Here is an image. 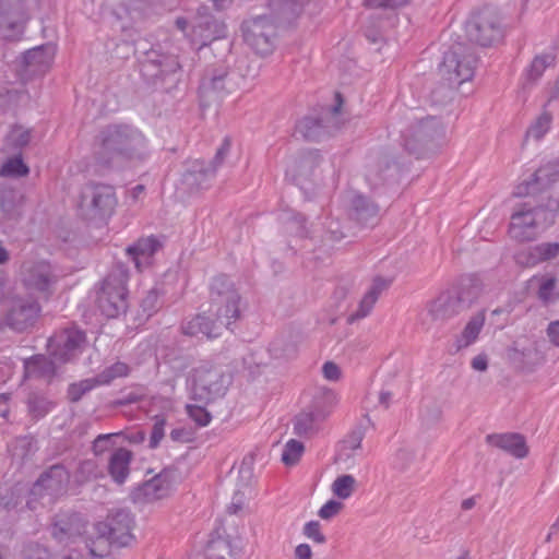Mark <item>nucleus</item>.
Masks as SVG:
<instances>
[{"mask_svg":"<svg viewBox=\"0 0 559 559\" xmlns=\"http://www.w3.org/2000/svg\"><path fill=\"white\" fill-rule=\"evenodd\" d=\"M485 319H486L485 312L480 311V312H477L476 314H474L468 320V322L466 323L462 333L455 340L454 345H455L456 352L461 350L462 348L468 347L469 345H472L476 342L480 331L484 328Z\"/></svg>","mask_w":559,"mask_h":559,"instance_id":"35","label":"nucleus"},{"mask_svg":"<svg viewBox=\"0 0 559 559\" xmlns=\"http://www.w3.org/2000/svg\"><path fill=\"white\" fill-rule=\"evenodd\" d=\"M286 230L289 234L304 237L307 235L305 218L300 214H295L286 221Z\"/></svg>","mask_w":559,"mask_h":559,"instance_id":"57","label":"nucleus"},{"mask_svg":"<svg viewBox=\"0 0 559 559\" xmlns=\"http://www.w3.org/2000/svg\"><path fill=\"white\" fill-rule=\"evenodd\" d=\"M349 215L361 225H374L379 216V206L364 195L355 194L350 199Z\"/></svg>","mask_w":559,"mask_h":559,"instance_id":"28","label":"nucleus"},{"mask_svg":"<svg viewBox=\"0 0 559 559\" xmlns=\"http://www.w3.org/2000/svg\"><path fill=\"white\" fill-rule=\"evenodd\" d=\"M230 146H231L230 140L228 138H225L223 143L221 144V146L217 148L213 160L207 164L210 166V168H214L216 171L217 168L219 166H222V164L224 163L226 156L228 155V153L230 151Z\"/></svg>","mask_w":559,"mask_h":559,"instance_id":"61","label":"nucleus"},{"mask_svg":"<svg viewBox=\"0 0 559 559\" xmlns=\"http://www.w3.org/2000/svg\"><path fill=\"white\" fill-rule=\"evenodd\" d=\"M193 34L200 38L202 45H206L209 41L224 37L226 26L211 15H203L199 16L197 24L193 26Z\"/></svg>","mask_w":559,"mask_h":559,"instance_id":"30","label":"nucleus"},{"mask_svg":"<svg viewBox=\"0 0 559 559\" xmlns=\"http://www.w3.org/2000/svg\"><path fill=\"white\" fill-rule=\"evenodd\" d=\"M145 143L139 130L129 126H110L100 133L96 158L105 167L119 166L122 159L140 155Z\"/></svg>","mask_w":559,"mask_h":559,"instance_id":"2","label":"nucleus"},{"mask_svg":"<svg viewBox=\"0 0 559 559\" xmlns=\"http://www.w3.org/2000/svg\"><path fill=\"white\" fill-rule=\"evenodd\" d=\"M140 306L143 313L147 317L155 313L160 307L158 292L154 288L150 289L142 298Z\"/></svg>","mask_w":559,"mask_h":559,"instance_id":"52","label":"nucleus"},{"mask_svg":"<svg viewBox=\"0 0 559 559\" xmlns=\"http://www.w3.org/2000/svg\"><path fill=\"white\" fill-rule=\"evenodd\" d=\"M551 121L552 115L546 110V107L544 106L542 114L528 128L527 135L535 140H540L549 131Z\"/></svg>","mask_w":559,"mask_h":559,"instance_id":"43","label":"nucleus"},{"mask_svg":"<svg viewBox=\"0 0 559 559\" xmlns=\"http://www.w3.org/2000/svg\"><path fill=\"white\" fill-rule=\"evenodd\" d=\"M55 53L52 46H38L24 53L23 62L33 74H44L50 68Z\"/></svg>","mask_w":559,"mask_h":559,"instance_id":"26","label":"nucleus"},{"mask_svg":"<svg viewBox=\"0 0 559 559\" xmlns=\"http://www.w3.org/2000/svg\"><path fill=\"white\" fill-rule=\"evenodd\" d=\"M271 7L288 19L298 14L301 11L302 4L299 0H272Z\"/></svg>","mask_w":559,"mask_h":559,"instance_id":"50","label":"nucleus"},{"mask_svg":"<svg viewBox=\"0 0 559 559\" xmlns=\"http://www.w3.org/2000/svg\"><path fill=\"white\" fill-rule=\"evenodd\" d=\"M390 284L391 282L385 278L376 277L370 288L360 300L358 310L350 316L349 320L354 321L367 317L371 312L381 293L385 290Z\"/></svg>","mask_w":559,"mask_h":559,"instance_id":"32","label":"nucleus"},{"mask_svg":"<svg viewBox=\"0 0 559 559\" xmlns=\"http://www.w3.org/2000/svg\"><path fill=\"white\" fill-rule=\"evenodd\" d=\"M325 237L328 240L332 242H336L342 240L345 237V234L342 229L341 223L335 219H331L326 226Z\"/></svg>","mask_w":559,"mask_h":559,"instance_id":"63","label":"nucleus"},{"mask_svg":"<svg viewBox=\"0 0 559 559\" xmlns=\"http://www.w3.org/2000/svg\"><path fill=\"white\" fill-rule=\"evenodd\" d=\"M559 255V242H540L535 246L528 247L520 251L515 255L516 263L525 266L533 267L537 264L549 262Z\"/></svg>","mask_w":559,"mask_h":559,"instance_id":"21","label":"nucleus"},{"mask_svg":"<svg viewBox=\"0 0 559 559\" xmlns=\"http://www.w3.org/2000/svg\"><path fill=\"white\" fill-rule=\"evenodd\" d=\"M190 418L201 427L207 426L211 421V414L202 406L187 405Z\"/></svg>","mask_w":559,"mask_h":559,"instance_id":"55","label":"nucleus"},{"mask_svg":"<svg viewBox=\"0 0 559 559\" xmlns=\"http://www.w3.org/2000/svg\"><path fill=\"white\" fill-rule=\"evenodd\" d=\"M211 306L207 312L200 314L204 319L203 335L207 338L221 336L241 313V297L234 282L226 275L215 276L211 283Z\"/></svg>","mask_w":559,"mask_h":559,"instance_id":"1","label":"nucleus"},{"mask_svg":"<svg viewBox=\"0 0 559 559\" xmlns=\"http://www.w3.org/2000/svg\"><path fill=\"white\" fill-rule=\"evenodd\" d=\"M320 162L321 156L317 150L304 151L290 159L286 174L290 175L294 180L299 178L307 179L312 175Z\"/></svg>","mask_w":559,"mask_h":559,"instance_id":"25","label":"nucleus"},{"mask_svg":"<svg viewBox=\"0 0 559 559\" xmlns=\"http://www.w3.org/2000/svg\"><path fill=\"white\" fill-rule=\"evenodd\" d=\"M13 455L25 459L35 452L34 440L31 437L17 438L12 445Z\"/></svg>","mask_w":559,"mask_h":559,"instance_id":"51","label":"nucleus"},{"mask_svg":"<svg viewBox=\"0 0 559 559\" xmlns=\"http://www.w3.org/2000/svg\"><path fill=\"white\" fill-rule=\"evenodd\" d=\"M160 247L158 239L150 236L141 238L134 245L128 247L127 253L131 257L135 267L142 271L152 264L153 257Z\"/></svg>","mask_w":559,"mask_h":559,"instance_id":"23","label":"nucleus"},{"mask_svg":"<svg viewBox=\"0 0 559 559\" xmlns=\"http://www.w3.org/2000/svg\"><path fill=\"white\" fill-rule=\"evenodd\" d=\"M31 141V129L23 126H14L11 128L4 139V150L8 152L21 151Z\"/></svg>","mask_w":559,"mask_h":559,"instance_id":"38","label":"nucleus"},{"mask_svg":"<svg viewBox=\"0 0 559 559\" xmlns=\"http://www.w3.org/2000/svg\"><path fill=\"white\" fill-rule=\"evenodd\" d=\"M297 344L292 335H281L274 338L270 346L269 352L275 359H287L296 354Z\"/></svg>","mask_w":559,"mask_h":559,"instance_id":"37","label":"nucleus"},{"mask_svg":"<svg viewBox=\"0 0 559 559\" xmlns=\"http://www.w3.org/2000/svg\"><path fill=\"white\" fill-rule=\"evenodd\" d=\"M554 60V56L549 53L535 57L527 70V79L533 82L537 81Z\"/></svg>","mask_w":559,"mask_h":559,"instance_id":"47","label":"nucleus"},{"mask_svg":"<svg viewBox=\"0 0 559 559\" xmlns=\"http://www.w3.org/2000/svg\"><path fill=\"white\" fill-rule=\"evenodd\" d=\"M118 433L99 435L93 442V452L95 455H100L108 451L112 445L111 439L117 437Z\"/></svg>","mask_w":559,"mask_h":559,"instance_id":"60","label":"nucleus"},{"mask_svg":"<svg viewBox=\"0 0 559 559\" xmlns=\"http://www.w3.org/2000/svg\"><path fill=\"white\" fill-rule=\"evenodd\" d=\"M129 366L122 361H117L105 368L97 377L98 384H109L117 378L126 377L129 373Z\"/></svg>","mask_w":559,"mask_h":559,"instance_id":"44","label":"nucleus"},{"mask_svg":"<svg viewBox=\"0 0 559 559\" xmlns=\"http://www.w3.org/2000/svg\"><path fill=\"white\" fill-rule=\"evenodd\" d=\"M85 333L75 326L55 333L48 341L50 355L59 362H67L81 353Z\"/></svg>","mask_w":559,"mask_h":559,"instance_id":"14","label":"nucleus"},{"mask_svg":"<svg viewBox=\"0 0 559 559\" xmlns=\"http://www.w3.org/2000/svg\"><path fill=\"white\" fill-rule=\"evenodd\" d=\"M201 90L204 93H213L217 97L224 96L229 90L227 69L219 67L209 72L201 82Z\"/></svg>","mask_w":559,"mask_h":559,"instance_id":"34","label":"nucleus"},{"mask_svg":"<svg viewBox=\"0 0 559 559\" xmlns=\"http://www.w3.org/2000/svg\"><path fill=\"white\" fill-rule=\"evenodd\" d=\"M479 292L478 285L474 283L445 290L427 304V314L432 322L445 323L467 310L478 298Z\"/></svg>","mask_w":559,"mask_h":559,"instance_id":"4","label":"nucleus"},{"mask_svg":"<svg viewBox=\"0 0 559 559\" xmlns=\"http://www.w3.org/2000/svg\"><path fill=\"white\" fill-rule=\"evenodd\" d=\"M104 527L108 530V539L118 546H128L133 539L134 519L130 511L120 509L108 516Z\"/></svg>","mask_w":559,"mask_h":559,"instance_id":"20","label":"nucleus"},{"mask_svg":"<svg viewBox=\"0 0 559 559\" xmlns=\"http://www.w3.org/2000/svg\"><path fill=\"white\" fill-rule=\"evenodd\" d=\"M549 212L543 206L526 201L518 205L511 216L509 234L519 241L533 240L542 222H545Z\"/></svg>","mask_w":559,"mask_h":559,"instance_id":"8","label":"nucleus"},{"mask_svg":"<svg viewBox=\"0 0 559 559\" xmlns=\"http://www.w3.org/2000/svg\"><path fill=\"white\" fill-rule=\"evenodd\" d=\"M230 554L229 543L224 538H216L209 542L204 559H226Z\"/></svg>","mask_w":559,"mask_h":559,"instance_id":"46","label":"nucleus"},{"mask_svg":"<svg viewBox=\"0 0 559 559\" xmlns=\"http://www.w3.org/2000/svg\"><path fill=\"white\" fill-rule=\"evenodd\" d=\"M117 205V198L112 186L88 183L81 192L79 210L87 221L105 219L109 217Z\"/></svg>","mask_w":559,"mask_h":559,"instance_id":"6","label":"nucleus"},{"mask_svg":"<svg viewBox=\"0 0 559 559\" xmlns=\"http://www.w3.org/2000/svg\"><path fill=\"white\" fill-rule=\"evenodd\" d=\"M84 532L85 525L76 514L59 518L51 527V535L59 543H75L76 539L81 542Z\"/></svg>","mask_w":559,"mask_h":559,"instance_id":"24","label":"nucleus"},{"mask_svg":"<svg viewBox=\"0 0 559 559\" xmlns=\"http://www.w3.org/2000/svg\"><path fill=\"white\" fill-rule=\"evenodd\" d=\"M414 459L415 454L412 450L401 449L395 453L392 465L399 471H405L409 467Z\"/></svg>","mask_w":559,"mask_h":559,"instance_id":"54","label":"nucleus"},{"mask_svg":"<svg viewBox=\"0 0 559 559\" xmlns=\"http://www.w3.org/2000/svg\"><path fill=\"white\" fill-rule=\"evenodd\" d=\"M276 27L271 19L258 16L245 26L246 43L259 55L266 56L274 50Z\"/></svg>","mask_w":559,"mask_h":559,"instance_id":"15","label":"nucleus"},{"mask_svg":"<svg viewBox=\"0 0 559 559\" xmlns=\"http://www.w3.org/2000/svg\"><path fill=\"white\" fill-rule=\"evenodd\" d=\"M356 484L357 481L354 476L349 474L341 475L333 481L332 491L334 496L345 500L353 495Z\"/></svg>","mask_w":559,"mask_h":559,"instance_id":"42","label":"nucleus"},{"mask_svg":"<svg viewBox=\"0 0 559 559\" xmlns=\"http://www.w3.org/2000/svg\"><path fill=\"white\" fill-rule=\"evenodd\" d=\"M409 1L411 0H366L365 4L371 9H394L407 4Z\"/></svg>","mask_w":559,"mask_h":559,"instance_id":"64","label":"nucleus"},{"mask_svg":"<svg viewBox=\"0 0 559 559\" xmlns=\"http://www.w3.org/2000/svg\"><path fill=\"white\" fill-rule=\"evenodd\" d=\"M340 106H333L319 117H305L297 124V132L305 139L310 141H319L329 135L337 127L335 120L337 118Z\"/></svg>","mask_w":559,"mask_h":559,"instance_id":"18","label":"nucleus"},{"mask_svg":"<svg viewBox=\"0 0 559 559\" xmlns=\"http://www.w3.org/2000/svg\"><path fill=\"white\" fill-rule=\"evenodd\" d=\"M229 384L223 370L209 362H202L191 373V395L194 401L211 403L225 395Z\"/></svg>","mask_w":559,"mask_h":559,"instance_id":"5","label":"nucleus"},{"mask_svg":"<svg viewBox=\"0 0 559 559\" xmlns=\"http://www.w3.org/2000/svg\"><path fill=\"white\" fill-rule=\"evenodd\" d=\"M336 397L332 392H325L313 401L312 409L298 414L294 420V431L299 437L312 436L332 412Z\"/></svg>","mask_w":559,"mask_h":559,"instance_id":"13","label":"nucleus"},{"mask_svg":"<svg viewBox=\"0 0 559 559\" xmlns=\"http://www.w3.org/2000/svg\"><path fill=\"white\" fill-rule=\"evenodd\" d=\"M465 31L469 40L484 47L499 41L503 36L498 16L489 9L473 14L466 22Z\"/></svg>","mask_w":559,"mask_h":559,"instance_id":"10","label":"nucleus"},{"mask_svg":"<svg viewBox=\"0 0 559 559\" xmlns=\"http://www.w3.org/2000/svg\"><path fill=\"white\" fill-rule=\"evenodd\" d=\"M559 178V156L540 166L527 181L521 182L514 190L516 197L535 194Z\"/></svg>","mask_w":559,"mask_h":559,"instance_id":"19","label":"nucleus"},{"mask_svg":"<svg viewBox=\"0 0 559 559\" xmlns=\"http://www.w3.org/2000/svg\"><path fill=\"white\" fill-rule=\"evenodd\" d=\"M342 508V502L331 499L321 507L318 514L323 520H330L335 516Z\"/></svg>","mask_w":559,"mask_h":559,"instance_id":"62","label":"nucleus"},{"mask_svg":"<svg viewBox=\"0 0 559 559\" xmlns=\"http://www.w3.org/2000/svg\"><path fill=\"white\" fill-rule=\"evenodd\" d=\"M109 544H111L108 536H99L96 540H93L92 544L84 542V547L80 550H73L66 559H87L91 558H102L108 554Z\"/></svg>","mask_w":559,"mask_h":559,"instance_id":"36","label":"nucleus"},{"mask_svg":"<svg viewBox=\"0 0 559 559\" xmlns=\"http://www.w3.org/2000/svg\"><path fill=\"white\" fill-rule=\"evenodd\" d=\"M20 559H51V556L47 548L38 544H29L21 551Z\"/></svg>","mask_w":559,"mask_h":559,"instance_id":"53","label":"nucleus"},{"mask_svg":"<svg viewBox=\"0 0 559 559\" xmlns=\"http://www.w3.org/2000/svg\"><path fill=\"white\" fill-rule=\"evenodd\" d=\"M215 176V169L204 160H193L186 169L182 180L191 189L204 188Z\"/></svg>","mask_w":559,"mask_h":559,"instance_id":"31","label":"nucleus"},{"mask_svg":"<svg viewBox=\"0 0 559 559\" xmlns=\"http://www.w3.org/2000/svg\"><path fill=\"white\" fill-rule=\"evenodd\" d=\"M538 289L537 297L544 305H550L559 299V290L557 289V280L555 276L543 275L537 278Z\"/></svg>","mask_w":559,"mask_h":559,"instance_id":"39","label":"nucleus"},{"mask_svg":"<svg viewBox=\"0 0 559 559\" xmlns=\"http://www.w3.org/2000/svg\"><path fill=\"white\" fill-rule=\"evenodd\" d=\"M55 372V362L43 355H36L24 360L25 379H49Z\"/></svg>","mask_w":559,"mask_h":559,"instance_id":"33","label":"nucleus"},{"mask_svg":"<svg viewBox=\"0 0 559 559\" xmlns=\"http://www.w3.org/2000/svg\"><path fill=\"white\" fill-rule=\"evenodd\" d=\"M304 534L318 544L325 543V536L321 533V525L318 521H310L304 526Z\"/></svg>","mask_w":559,"mask_h":559,"instance_id":"59","label":"nucleus"},{"mask_svg":"<svg viewBox=\"0 0 559 559\" xmlns=\"http://www.w3.org/2000/svg\"><path fill=\"white\" fill-rule=\"evenodd\" d=\"M178 474L176 469L165 468L159 474L145 481L132 492L135 502H152L163 499L173 490Z\"/></svg>","mask_w":559,"mask_h":559,"instance_id":"16","label":"nucleus"},{"mask_svg":"<svg viewBox=\"0 0 559 559\" xmlns=\"http://www.w3.org/2000/svg\"><path fill=\"white\" fill-rule=\"evenodd\" d=\"M59 277L56 269L45 260L27 261L21 267V278L24 286L45 297L53 294Z\"/></svg>","mask_w":559,"mask_h":559,"instance_id":"9","label":"nucleus"},{"mask_svg":"<svg viewBox=\"0 0 559 559\" xmlns=\"http://www.w3.org/2000/svg\"><path fill=\"white\" fill-rule=\"evenodd\" d=\"M129 270L122 263H116L100 282L96 305L107 318H119L129 308Z\"/></svg>","mask_w":559,"mask_h":559,"instance_id":"3","label":"nucleus"},{"mask_svg":"<svg viewBox=\"0 0 559 559\" xmlns=\"http://www.w3.org/2000/svg\"><path fill=\"white\" fill-rule=\"evenodd\" d=\"M28 174L29 168L23 162L21 154L8 158L0 168V176L4 178H21Z\"/></svg>","mask_w":559,"mask_h":559,"instance_id":"41","label":"nucleus"},{"mask_svg":"<svg viewBox=\"0 0 559 559\" xmlns=\"http://www.w3.org/2000/svg\"><path fill=\"white\" fill-rule=\"evenodd\" d=\"M406 129L402 130L403 145L412 154L419 153L420 148L443 134V127L435 117L417 118Z\"/></svg>","mask_w":559,"mask_h":559,"instance_id":"11","label":"nucleus"},{"mask_svg":"<svg viewBox=\"0 0 559 559\" xmlns=\"http://www.w3.org/2000/svg\"><path fill=\"white\" fill-rule=\"evenodd\" d=\"M304 451L305 447L302 442L295 439L288 440L282 453L283 463L287 466L295 465L300 460Z\"/></svg>","mask_w":559,"mask_h":559,"instance_id":"45","label":"nucleus"},{"mask_svg":"<svg viewBox=\"0 0 559 559\" xmlns=\"http://www.w3.org/2000/svg\"><path fill=\"white\" fill-rule=\"evenodd\" d=\"M99 475L97 463L94 460L82 461L75 472V479L79 483L90 481Z\"/></svg>","mask_w":559,"mask_h":559,"instance_id":"49","label":"nucleus"},{"mask_svg":"<svg viewBox=\"0 0 559 559\" xmlns=\"http://www.w3.org/2000/svg\"><path fill=\"white\" fill-rule=\"evenodd\" d=\"M203 324H205L204 319L200 318V314H198L191 320L185 322L181 325V330L183 334L189 336L203 335V329H205Z\"/></svg>","mask_w":559,"mask_h":559,"instance_id":"56","label":"nucleus"},{"mask_svg":"<svg viewBox=\"0 0 559 559\" xmlns=\"http://www.w3.org/2000/svg\"><path fill=\"white\" fill-rule=\"evenodd\" d=\"M39 312L40 306L33 297H14L11 300L5 321L12 330L23 332L35 324Z\"/></svg>","mask_w":559,"mask_h":559,"instance_id":"17","label":"nucleus"},{"mask_svg":"<svg viewBox=\"0 0 559 559\" xmlns=\"http://www.w3.org/2000/svg\"><path fill=\"white\" fill-rule=\"evenodd\" d=\"M165 425L166 420L163 416H156L155 423L152 429L151 439H150V447L152 449L156 448L160 440L165 436Z\"/></svg>","mask_w":559,"mask_h":559,"instance_id":"58","label":"nucleus"},{"mask_svg":"<svg viewBox=\"0 0 559 559\" xmlns=\"http://www.w3.org/2000/svg\"><path fill=\"white\" fill-rule=\"evenodd\" d=\"M476 62L473 51L457 44L444 52L439 71L450 85H461L473 78Z\"/></svg>","mask_w":559,"mask_h":559,"instance_id":"7","label":"nucleus"},{"mask_svg":"<svg viewBox=\"0 0 559 559\" xmlns=\"http://www.w3.org/2000/svg\"><path fill=\"white\" fill-rule=\"evenodd\" d=\"M99 385L96 378L85 379L76 383H72L68 388V397L71 402H78L84 394Z\"/></svg>","mask_w":559,"mask_h":559,"instance_id":"48","label":"nucleus"},{"mask_svg":"<svg viewBox=\"0 0 559 559\" xmlns=\"http://www.w3.org/2000/svg\"><path fill=\"white\" fill-rule=\"evenodd\" d=\"M25 197L19 190L9 187H0V210L7 219H19L23 214Z\"/></svg>","mask_w":559,"mask_h":559,"instance_id":"27","label":"nucleus"},{"mask_svg":"<svg viewBox=\"0 0 559 559\" xmlns=\"http://www.w3.org/2000/svg\"><path fill=\"white\" fill-rule=\"evenodd\" d=\"M70 479L69 471L62 464H55L44 471L31 488L27 507L34 510V500L48 496L50 499L63 493Z\"/></svg>","mask_w":559,"mask_h":559,"instance_id":"12","label":"nucleus"},{"mask_svg":"<svg viewBox=\"0 0 559 559\" xmlns=\"http://www.w3.org/2000/svg\"><path fill=\"white\" fill-rule=\"evenodd\" d=\"M488 444L493 445L515 459L528 455V447L524 436L515 432L491 433L486 437Z\"/></svg>","mask_w":559,"mask_h":559,"instance_id":"22","label":"nucleus"},{"mask_svg":"<svg viewBox=\"0 0 559 559\" xmlns=\"http://www.w3.org/2000/svg\"><path fill=\"white\" fill-rule=\"evenodd\" d=\"M132 456V452L126 448L116 449L111 453L108 461V473L116 484L122 485L127 480Z\"/></svg>","mask_w":559,"mask_h":559,"instance_id":"29","label":"nucleus"},{"mask_svg":"<svg viewBox=\"0 0 559 559\" xmlns=\"http://www.w3.org/2000/svg\"><path fill=\"white\" fill-rule=\"evenodd\" d=\"M27 407L33 418L40 419L52 411L55 403L47 396L34 392L28 395Z\"/></svg>","mask_w":559,"mask_h":559,"instance_id":"40","label":"nucleus"}]
</instances>
